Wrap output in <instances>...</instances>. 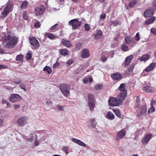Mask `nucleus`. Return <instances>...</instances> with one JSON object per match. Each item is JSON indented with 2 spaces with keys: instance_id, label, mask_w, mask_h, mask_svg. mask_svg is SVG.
Masks as SVG:
<instances>
[{
  "instance_id": "obj_23",
  "label": "nucleus",
  "mask_w": 156,
  "mask_h": 156,
  "mask_svg": "<svg viewBox=\"0 0 156 156\" xmlns=\"http://www.w3.org/2000/svg\"><path fill=\"white\" fill-rule=\"evenodd\" d=\"M143 90L146 92L152 93L154 92V89L150 86H146L143 88Z\"/></svg>"
},
{
  "instance_id": "obj_22",
  "label": "nucleus",
  "mask_w": 156,
  "mask_h": 156,
  "mask_svg": "<svg viewBox=\"0 0 156 156\" xmlns=\"http://www.w3.org/2000/svg\"><path fill=\"white\" fill-rule=\"evenodd\" d=\"M45 36L51 40H54L58 38V36L54 35L53 34L49 33H45Z\"/></svg>"
},
{
  "instance_id": "obj_16",
  "label": "nucleus",
  "mask_w": 156,
  "mask_h": 156,
  "mask_svg": "<svg viewBox=\"0 0 156 156\" xmlns=\"http://www.w3.org/2000/svg\"><path fill=\"white\" fill-rule=\"evenodd\" d=\"M126 85L125 83H121L118 89L120 90V93L127 94V90L126 89Z\"/></svg>"
},
{
  "instance_id": "obj_59",
  "label": "nucleus",
  "mask_w": 156,
  "mask_h": 156,
  "mask_svg": "<svg viewBox=\"0 0 156 156\" xmlns=\"http://www.w3.org/2000/svg\"><path fill=\"white\" fill-rule=\"evenodd\" d=\"M7 68H8V66L6 65H0V69Z\"/></svg>"
},
{
  "instance_id": "obj_53",
  "label": "nucleus",
  "mask_w": 156,
  "mask_h": 156,
  "mask_svg": "<svg viewBox=\"0 0 156 156\" xmlns=\"http://www.w3.org/2000/svg\"><path fill=\"white\" fill-rule=\"evenodd\" d=\"M84 28L85 30L87 31H89L90 30V26L87 23L85 24Z\"/></svg>"
},
{
  "instance_id": "obj_63",
  "label": "nucleus",
  "mask_w": 156,
  "mask_h": 156,
  "mask_svg": "<svg viewBox=\"0 0 156 156\" xmlns=\"http://www.w3.org/2000/svg\"><path fill=\"white\" fill-rule=\"evenodd\" d=\"M52 103V101L50 100H49L47 101L46 102V104L47 106H48L49 105H51Z\"/></svg>"
},
{
  "instance_id": "obj_10",
  "label": "nucleus",
  "mask_w": 156,
  "mask_h": 156,
  "mask_svg": "<svg viewBox=\"0 0 156 156\" xmlns=\"http://www.w3.org/2000/svg\"><path fill=\"white\" fill-rule=\"evenodd\" d=\"M154 9L152 8H150L149 9L146 10L144 14V16L149 17L153 15Z\"/></svg>"
},
{
  "instance_id": "obj_51",
  "label": "nucleus",
  "mask_w": 156,
  "mask_h": 156,
  "mask_svg": "<svg viewBox=\"0 0 156 156\" xmlns=\"http://www.w3.org/2000/svg\"><path fill=\"white\" fill-rule=\"evenodd\" d=\"M140 33L139 32H138L136 33L135 36V39L138 41L140 40Z\"/></svg>"
},
{
  "instance_id": "obj_30",
  "label": "nucleus",
  "mask_w": 156,
  "mask_h": 156,
  "mask_svg": "<svg viewBox=\"0 0 156 156\" xmlns=\"http://www.w3.org/2000/svg\"><path fill=\"white\" fill-rule=\"evenodd\" d=\"M88 104L90 110L93 111L95 105V101L88 102Z\"/></svg>"
},
{
  "instance_id": "obj_2",
  "label": "nucleus",
  "mask_w": 156,
  "mask_h": 156,
  "mask_svg": "<svg viewBox=\"0 0 156 156\" xmlns=\"http://www.w3.org/2000/svg\"><path fill=\"white\" fill-rule=\"evenodd\" d=\"M13 4L11 1H9L5 4V7L1 13V16L5 18L12 11Z\"/></svg>"
},
{
  "instance_id": "obj_33",
  "label": "nucleus",
  "mask_w": 156,
  "mask_h": 156,
  "mask_svg": "<svg viewBox=\"0 0 156 156\" xmlns=\"http://www.w3.org/2000/svg\"><path fill=\"white\" fill-rule=\"evenodd\" d=\"M155 17L154 16H152L151 18L147 20L146 21L145 23L147 24H151L155 21Z\"/></svg>"
},
{
  "instance_id": "obj_38",
  "label": "nucleus",
  "mask_w": 156,
  "mask_h": 156,
  "mask_svg": "<svg viewBox=\"0 0 156 156\" xmlns=\"http://www.w3.org/2000/svg\"><path fill=\"white\" fill-rule=\"evenodd\" d=\"M2 103L3 104H6L7 105L6 108L10 107L11 105L10 103L8 101L4 99L2 100Z\"/></svg>"
},
{
  "instance_id": "obj_44",
  "label": "nucleus",
  "mask_w": 156,
  "mask_h": 156,
  "mask_svg": "<svg viewBox=\"0 0 156 156\" xmlns=\"http://www.w3.org/2000/svg\"><path fill=\"white\" fill-rule=\"evenodd\" d=\"M56 109L59 111H63L64 110L63 107L59 105H56Z\"/></svg>"
},
{
  "instance_id": "obj_18",
  "label": "nucleus",
  "mask_w": 156,
  "mask_h": 156,
  "mask_svg": "<svg viewBox=\"0 0 156 156\" xmlns=\"http://www.w3.org/2000/svg\"><path fill=\"white\" fill-rule=\"evenodd\" d=\"M133 58V55H130L127 57L124 61V66H128Z\"/></svg>"
},
{
  "instance_id": "obj_25",
  "label": "nucleus",
  "mask_w": 156,
  "mask_h": 156,
  "mask_svg": "<svg viewBox=\"0 0 156 156\" xmlns=\"http://www.w3.org/2000/svg\"><path fill=\"white\" fill-rule=\"evenodd\" d=\"M106 117L109 119L112 120L114 119L115 116L112 113L108 112L107 113Z\"/></svg>"
},
{
  "instance_id": "obj_4",
  "label": "nucleus",
  "mask_w": 156,
  "mask_h": 156,
  "mask_svg": "<svg viewBox=\"0 0 156 156\" xmlns=\"http://www.w3.org/2000/svg\"><path fill=\"white\" fill-rule=\"evenodd\" d=\"M82 23L78 21L77 19H75L69 21L68 23L69 26H72L73 29H76L80 27Z\"/></svg>"
},
{
  "instance_id": "obj_46",
  "label": "nucleus",
  "mask_w": 156,
  "mask_h": 156,
  "mask_svg": "<svg viewBox=\"0 0 156 156\" xmlns=\"http://www.w3.org/2000/svg\"><path fill=\"white\" fill-rule=\"evenodd\" d=\"M113 111L117 116L118 117L120 116L121 113L119 110V109H114L113 110Z\"/></svg>"
},
{
  "instance_id": "obj_36",
  "label": "nucleus",
  "mask_w": 156,
  "mask_h": 156,
  "mask_svg": "<svg viewBox=\"0 0 156 156\" xmlns=\"http://www.w3.org/2000/svg\"><path fill=\"white\" fill-rule=\"evenodd\" d=\"M102 35V32L101 30H99L97 32V33L95 34L94 37L96 39H98L101 37Z\"/></svg>"
},
{
  "instance_id": "obj_19",
  "label": "nucleus",
  "mask_w": 156,
  "mask_h": 156,
  "mask_svg": "<svg viewBox=\"0 0 156 156\" xmlns=\"http://www.w3.org/2000/svg\"><path fill=\"white\" fill-rule=\"evenodd\" d=\"M72 141L75 143L77 144H78L80 145V146L83 147H85L86 146V144H85L81 140L77 139H76L75 138H73L72 139Z\"/></svg>"
},
{
  "instance_id": "obj_14",
  "label": "nucleus",
  "mask_w": 156,
  "mask_h": 156,
  "mask_svg": "<svg viewBox=\"0 0 156 156\" xmlns=\"http://www.w3.org/2000/svg\"><path fill=\"white\" fill-rule=\"evenodd\" d=\"M89 55V51L88 49L84 48L82 50L81 56L83 58H88Z\"/></svg>"
},
{
  "instance_id": "obj_1",
  "label": "nucleus",
  "mask_w": 156,
  "mask_h": 156,
  "mask_svg": "<svg viewBox=\"0 0 156 156\" xmlns=\"http://www.w3.org/2000/svg\"><path fill=\"white\" fill-rule=\"evenodd\" d=\"M2 40L3 42L6 43L5 47L10 49L14 47L17 44L18 39L14 36L8 35L2 37Z\"/></svg>"
},
{
  "instance_id": "obj_45",
  "label": "nucleus",
  "mask_w": 156,
  "mask_h": 156,
  "mask_svg": "<svg viewBox=\"0 0 156 156\" xmlns=\"http://www.w3.org/2000/svg\"><path fill=\"white\" fill-rule=\"evenodd\" d=\"M19 87L22 89L24 90L25 91H26L27 90L26 89V84L22 83L21 84H20Z\"/></svg>"
},
{
  "instance_id": "obj_41",
  "label": "nucleus",
  "mask_w": 156,
  "mask_h": 156,
  "mask_svg": "<svg viewBox=\"0 0 156 156\" xmlns=\"http://www.w3.org/2000/svg\"><path fill=\"white\" fill-rule=\"evenodd\" d=\"M22 81V79L20 78H17L14 79L13 82L16 84H20Z\"/></svg>"
},
{
  "instance_id": "obj_29",
  "label": "nucleus",
  "mask_w": 156,
  "mask_h": 156,
  "mask_svg": "<svg viewBox=\"0 0 156 156\" xmlns=\"http://www.w3.org/2000/svg\"><path fill=\"white\" fill-rule=\"evenodd\" d=\"M88 102L95 101L94 97L93 94L90 93L88 94Z\"/></svg>"
},
{
  "instance_id": "obj_42",
  "label": "nucleus",
  "mask_w": 156,
  "mask_h": 156,
  "mask_svg": "<svg viewBox=\"0 0 156 156\" xmlns=\"http://www.w3.org/2000/svg\"><path fill=\"white\" fill-rule=\"evenodd\" d=\"M121 47L122 50L124 51H126L129 50L128 46L125 44L122 45Z\"/></svg>"
},
{
  "instance_id": "obj_13",
  "label": "nucleus",
  "mask_w": 156,
  "mask_h": 156,
  "mask_svg": "<svg viewBox=\"0 0 156 156\" xmlns=\"http://www.w3.org/2000/svg\"><path fill=\"white\" fill-rule=\"evenodd\" d=\"M147 110L146 106L145 105H143L141 107L140 110L138 112L137 116L140 117L144 115L146 112Z\"/></svg>"
},
{
  "instance_id": "obj_49",
  "label": "nucleus",
  "mask_w": 156,
  "mask_h": 156,
  "mask_svg": "<svg viewBox=\"0 0 156 156\" xmlns=\"http://www.w3.org/2000/svg\"><path fill=\"white\" fill-rule=\"evenodd\" d=\"M74 62V61L73 60H68L66 62V65L67 66H70Z\"/></svg>"
},
{
  "instance_id": "obj_60",
  "label": "nucleus",
  "mask_w": 156,
  "mask_h": 156,
  "mask_svg": "<svg viewBox=\"0 0 156 156\" xmlns=\"http://www.w3.org/2000/svg\"><path fill=\"white\" fill-rule=\"evenodd\" d=\"M23 19L25 20H27L28 19L27 16L26 12H24L23 13Z\"/></svg>"
},
{
  "instance_id": "obj_11",
  "label": "nucleus",
  "mask_w": 156,
  "mask_h": 156,
  "mask_svg": "<svg viewBox=\"0 0 156 156\" xmlns=\"http://www.w3.org/2000/svg\"><path fill=\"white\" fill-rule=\"evenodd\" d=\"M108 102L110 105L112 106H118L120 105L116 98H110L108 100Z\"/></svg>"
},
{
  "instance_id": "obj_58",
  "label": "nucleus",
  "mask_w": 156,
  "mask_h": 156,
  "mask_svg": "<svg viewBox=\"0 0 156 156\" xmlns=\"http://www.w3.org/2000/svg\"><path fill=\"white\" fill-rule=\"evenodd\" d=\"M106 17V14L105 13L101 14L100 16V18L101 20H105Z\"/></svg>"
},
{
  "instance_id": "obj_9",
  "label": "nucleus",
  "mask_w": 156,
  "mask_h": 156,
  "mask_svg": "<svg viewBox=\"0 0 156 156\" xmlns=\"http://www.w3.org/2000/svg\"><path fill=\"white\" fill-rule=\"evenodd\" d=\"M29 38L31 44L35 48H38L39 46V44L37 40L34 37H29Z\"/></svg>"
},
{
  "instance_id": "obj_61",
  "label": "nucleus",
  "mask_w": 156,
  "mask_h": 156,
  "mask_svg": "<svg viewBox=\"0 0 156 156\" xmlns=\"http://www.w3.org/2000/svg\"><path fill=\"white\" fill-rule=\"evenodd\" d=\"M35 27L36 28H38L40 26V23L38 22H36L34 24Z\"/></svg>"
},
{
  "instance_id": "obj_64",
  "label": "nucleus",
  "mask_w": 156,
  "mask_h": 156,
  "mask_svg": "<svg viewBox=\"0 0 156 156\" xmlns=\"http://www.w3.org/2000/svg\"><path fill=\"white\" fill-rule=\"evenodd\" d=\"M140 103H136L134 107V108H139L140 106Z\"/></svg>"
},
{
  "instance_id": "obj_7",
  "label": "nucleus",
  "mask_w": 156,
  "mask_h": 156,
  "mask_svg": "<svg viewBox=\"0 0 156 156\" xmlns=\"http://www.w3.org/2000/svg\"><path fill=\"white\" fill-rule=\"evenodd\" d=\"M126 133V132L123 129L120 130L116 134L115 139V140L118 141L122 139L125 136Z\"/></svg>"
},
{
  "instance_id": "obj_43",
  "label": "nucleus",
  "mask_w": 156,
  "mask_h": 156,
  "mask_svg": "<svg viewBox=\"0 0 156 156\" xmlns=\"http://www.w3.org/2000/svg\"><path fill=\"white\" fill-rule=\"evenodd\" d=\"M23 55L20 54L18 55H17L16 56V60L17 61H22L23 60Z\"/></svg>"
},
{
  "instance_id": "obj_34",
  "label": "nucleus",
  "mask_w": 156,
  "mask_h": 156,
  "mask_svg": "<svg viewBox=\"0 0 156 156\" xmlns=\"http://www.w3.org/2000/svg\"><path fill=\"white\" fill-rule=\"evenodd\" d=\"M58 23H57L51 26L50 29V30H51L50 31L53 32L58 30L59 29L58 27Z\"/></svg>"
},
{
  "instance_id": "obj_52",
  "label": "nucleus",
  "mask_w": 156,
  "mask_h": 156,
  "mask_svg": "<svg viewBox=\"0 0 156 156\" xmlns=\"http://www.w3.org/2000/svg\"><path fill=\"white\" fill-rule=\"evenodd\" d=\"M31 52L29 51L26 55V59L28 60L30 59L31 58Z\"/></svg>"
},
{
  "instance_id": "obj_35",
  "label": "nucleus",
  "mask_w": 156,
  "mask_h": 156,
  "mask_svg": "<svg viewBox=\"0 0 156 156\" xmlns=\"http://www.w3.org/2000/svg\"><path fill=\"white\" fill-rule=\"evenodd\" d=\"M28 5V2L27 1H24L22 3L21 8L22 9H26Z\"/></svg>"
},
{
  "instance_id": "obj_20",
  "label": "nucleus",
  "mask_w": 156,
  "mask_h": 156,
  "mask_svg": "<svg viewBox=\"0 0 156 156\" xmlns=\"http://www.w3.org/2000/svg\"><path fill=\"white\" fill-rule=\"evenodd\" d=\"M155 66L156 63L154 62H152L144 70V71L146 72H150L155 67Z\"/></svg>"
},
{
  "instance_id": "obj_54",
  "label": "nucleus",
  "mask_w": 156,
  "mask_h": 156,
  "mask_svg": "<svg viewBox=\"0 0 156 156\" xmlns=\"http://www.w3.org/2000/svg\"><path fill=\"white\" fill-rule=\"evenodd\" d=\"M155 109L154 106H151V107L149 108L148 110V112L149 113H153L155 111Z\"/></svg>"
},
{
  "instance_id": "obj_32",
  "label": "nucleus",
  "mask_w": 156,
  "mask_h": 156,
  "mask_svg": "<svg viewBox=\"0 0 156 156\" xmlns=\"http://www.w3.org/2000/svg\"><path fill=\"white\" fill-rule=\"evenodd\" d=\"M60 53L61 55H69L68 51L67 49H61L59 50Z\"/></svg>"
},
{
  "instance_id": "obj_12",
  "label": "nucleus",
  "mask_w": 156,
  "mask_h": 156,
  "mask_svg": "<svg viewBox=\"0 0 156 156\" xmlns=\"http://www.w3.org/2000/svg\"><path fill=\"white\" fill-rule=\"evenodd\" d=\"M127 94H124L122 93H119L118 95L116 98L119 102V104H121L122 102L125 99Z\"/></svg>"
},
{
  "instance_id": "obj_27",
  "label": "nucleus",
  "mask_w": 156,
  "mask_h": 156,
  "mask_svg": "<svg viewBox=\"0 0 156 156\" xmlns=\"http://www.w3.org/2000/svg\"><path fill=\"white\" fill-rule=\"evenodd\" d=\"M61 42H62V43L64 46L68 48L72 46L71 44L68 40H62Z\"/></svg>"
},
{
  "instance_id": "obj_5",
  "label": "nucleus",
  "mask_w": 156,
  "mask_h": 156,
  "mask_svg": "<svg viewBox=\"0 0 156 156\" xmlns=\"http://www.w3.org/2000/svg\"><path fill=\"white\" fill-rule=\"evenodd\" d=\"M22 99V97L18 94H12L9 97V101L12 103H15L20 101Z\"/></svg>"
},
{
  "instance_id": "obj_8",
  "label": "nucleus",
  "mask_w": 156,
  "mask_h": 156,
  "mask_svg": "<svg viewBox=\"0 0 156 156\" xmlns=\"http://www.w3.org/2000/svg\"><path fill=\"white\" fill-rule=\"evenodd\" d=\"M45 10V8L43 5H41L36 8L35 9V13L37 16L42 15Z\"/></svg>"
},
{
  "instance_id": "obj_48",
  "label": "nucleus",
  "mask_w": 156,
  "mask_h": 156,
  "mask_svg": "<svg viewBox=\"0 0 156 156\" xmlns=\"http://www.w3.org/2000/svg\"><path fill=\"white\" fill-rule=\"evenodd\" d=\"M83 67L82 66H80L76 70V73H79L82 72L83 71Z\"/></svg>"
},
{
  "instance_id": "obj_62",
  "label": "nucleus",
  "mask_w": 156,
  "mask_h": 156,
  "mask_svg": "<svg viewBox=\"0 0 156 156\" xmlns=\"http://www.w3.org/2000/svg\"><path fill=\"white\" fill-rule=\"evenodd\" d=\"M59 65V62H56L53 65V68H56Z\"/></svg>"
},
{
  "instance_id": "obj_26",
  "label": "nucleus",
  "mask_w": 156,
  "mask_h": 156,
  "mask_svg": "<svg viewBox=\"0 0 156 156\" xmlns=\"http://www.w3.org/2000/svg\"><path fill=\"white\" fill-rule=\"evenodd\" d=\"M121 23L119 20H112L110 22V25L111 26H116L119 25Z\"/></svg>"
},
{
  "instance_id": "obj_57",
  "label": "nucleus",
  "mask_w": 156,
  "mask_h": 156,
  "mask_svg": "<svg viewBox=\"0 0 156 156\" xmlns=\"http://www.w3.org/2000/svg\"><path fill=\"white\" fill-rule=\"evenodd\" d=\"M68 147L66 146H65L63 147L62 150L64 151L66 154L69 153L68 151Z\"/></svg>"
},
{
  "instance_id": "obj_39",
  "label": "nucleus",
  "mask_w": 156,
  "mask_h": 156,
  "mask_svg": "<svg viewBox=\"0 0 156 156\" xmlns=\"http://www.w3.org/2000/svg\"><path fill=\"white\" fill-rule=\"evenodd\" d=\"M82 47V45L80 43H77L76 45L75 50L76 51H79Z\"/></svg>"
},
{
  "instance_id": "obj_3",
  "label": "nucleus",
  "mask_w": 156,
  "mask_h": 156,
  "mask_svg": "<svg viewBox=\"0 0 156 156\" xmlns=\"http://www.w3.org/2000/svg\"><path fill=\"white\" fill-rule=\"evenodd\" d=\"M59 89L63 95L67 97L69 93L70 89V86L67 84H61L59 86Z\"/></svg>"
},
{
  "instance_id": "obj_56",
  "label": "nucleus",
  "mask_w": 156,
  "mask_h": 156,
  "mask_svg": "<svg viewBox=\"0 0 156 156\" xmlns=\"http://www.w3.org/2000/svg\"><path fill=\"white\" fill-rule=\"evenodd\" d=\"M151 32L154 35H156V28L153 27L151 29Z\"/></svg>"
},
{
  "instance_id": "obj_24",
  "label": "nucleus",
  "mask_w": 156,
  "mask_h": 156,
  "mask_svg": "<svg viewBox=\"0 0 156 156\" xmlns=\"http://www.w3.org/2000/svg\"><path fill=\"white\" fill-rule=\"evenodd\" d=\"M138 0H130L129 4V7L130 8L134 7L137 3Z\"/></svg>"
},
{
  "instance_id": "obj_6",
  "label": "nucleus",
  "mask_w": 156,
  "mask_h": 156,
  "mask_svg": "<svg viewBox=\"0 0 156 156\" xmlns=\"http://www.w3.org/2000/svg\"><path fill=\"white\" fill-rule=\"evenodd\" d=\"M27 117L25 116L22 117L17 120V122L20 126L22 127L27 124Z\"/></svg>"
},
{
  "instance_id": "obj_17",
  "label": "nucleus",
  "mask_w": 156,
  "mask_h": 156,
  "mask_svg": "<svg viewBox=\"0 0 156 156\" xmlns=\"http://www.w3.org/2000/svg\"><path fill=\"white\" fill-rule=\"evenodd\" d=\"M111 77L114 80H121L122 78V75L117 73L111 74Z\"/></svg>"
},
{
  "instance_id": "obj_21",
  "label": "nucleus",
  "mask_w": 156,
  "mask_h": 156,
  "mask_svg": "<svg viewBox=\"0 0 156 156\" xmlns=\"http://www.w3.org/2000/svg\"><path fill=\"white\" fill-rule=\"evenodd\" d=\"M96 123L95 119H92L89 122L88 126L90 128H94L95 127Z\"/></svg>"
},
{
  "instance_id": "obj_15",
  "label": "nucleus",
  "mask_w": 156,
  "mask_h": 156,
  "mask_svg": "<svg viewBox=\"0 0 156 156\" xmlns=\"http://www.w3.org/2000/svg\"><path fill=\"white\" fill-rule=\"evenodd\" d=\"M152 137V134H149L145 136L142 140V142L144 144H147Z\"/></svg>"
},
{
  "instance_id": "obj_37",
  "label": "nucleus",
  "mask_w": 156,
  "mask_h": 156,
  "mask_svg": "<svg viewBox=\"0 0 156 156\" xmlns=\"http://www.w3.org/2000/svg\"><path fill=\"white\" fill-rule=\"evenodd\" d=\"M43 70L47 71L49 74H50L52 72L51 68L50 67L47 66H45Z\"/></svg>"
},
{
  "instance_id": "obj_47",
  "label": "nucleus",
  "mask_w": 156,
  "mask_h": 156,
  "mask_svg": "<svg viewBox=\"0 0 156 156\" xmlns=\"http://www.w3.org/2000/svg\"><path fill=\"white\" fill-rule=\"evenodd\" d=\"M103 88L102 85L100 84L96 85L95 86V88L96 90H100L102 89Z\"/></svg>"
},
{
  "instance_id": "obj_40",
  "label": "nucleus",
  "mask_w": 156,
  "mask_h": 156,
  "mask_svg": "<svg viewBox=\"0 0 156 156\" xmlns=\"http://www.w3.org/2000/svg\"><path fill=\"white\" fill-rule=\"evenodd\" d=\"M132 38L129 36H127L125 38L124 41L126 44H129L130 43Z\"/></svg>"
},
{
  "instance_id": "obj_50",
  "label": "nucleus",
  "mask_w": 156,
  "mask_h": 156,
  "mask_svg": "<svg viewBox=\"0 0 156 156\" xmlns=\"http://www.w3.org/2000/svg\"><path fill=\"white\" fill-rule=\"evenodd\" d=\"M136 44V43L135 41L133 40V39H132L129 44L131 46L133 47V46H135Z\"/></svg>"
},
{
  "instance_id": "obj_28",
  "label": "nucleus",
  "mask_w": 156,
  "mask_h": 156,
  "mask_svg": "<svg viewBox=\"0 0 156 156\" xmlns=\"http://www.w3.org/2000/svg\"><path fill=\"white\" fill-rule=\"evenodd\" d=\"M150 57V56L148 54L144 55L140 57L139 60L140 61H145L148 59Z\"/></svg>"
},
{
  "instance_id": "obj_55",
  "label": "nucleus",
  "mask_w": 156,
  "mask_h": 156,
  "mask_svg": "<svg viewBox=\"0 0 156 156\" xmlns=\"http://www.w3.org/2000/svg\"><path fill=\"white\" fill-rule=\"evenodd\" d=\"M108 57H106L105 55H103L101 57V61L103 62H105L107 60Z\"/></svg>"
},
{
  "instance_id": "obj_31",
  "label": "nucleus",
  "mask_w": 156,
  "mask_h": 156,
  "mask_svg": "<svg viewBox=\"0 0 156 156\" xmlns=\"http://www.w3.org/2000/svg\"><path fill=\"white\" fill-rule=\"evenodd\" d=\"M135 64L134 63L132 64L126 70V73L127 74H130L133 71V69L134 67Z\"/></svg>"
}]
</instances>
